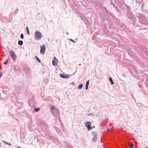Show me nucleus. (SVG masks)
<instances>
[{"label":"nucleus","mask_w":148,"mask_h":148,"mask_svg":"<svg viewBox=\"0 0 148 148\" xmlns=\"http://www.w3.org/2000/svg\"><path fill=\"white\" fill-rule=\"evenodd\" d=\"M138 18L139 21L141 23L145 25L147 24V18L144 15L141 14H140L138 16Z\"/></svg>","instance_id":"f257e3e1"},{"label":"nucleus","mask_w":148,"mask_h":148,"mask_svg":"<svg viewBox=\"0 0 148 148\" xmlns=\"http://www.w3.org/2000/svg\"><path fill=\"white\" fill-rule=\"evenodd\" d=\"M42 37V34L40 32L36 31L35 32L34 38L36 40H40Z\"/></svg>","instance_id":"f03ea898"},{"label":"nucleus","mask_w":148,"mask_h":148,"mask_svg":"<svg viewBox=\"0 0 148 148\" xmlns=\"http://www.w3.org/2000/svg\"><path fill=\"white\" fill-rule=\"evenodd\" d=\"M9 54L13 61H15L16 60L17 56L14 51L12 50L10 51H9Z\"/></svg>","instance_id":"7ed1b4c3"},{"label":"nucleus","mask_w":148,"mask_h":148,"mask_svg":"<svg viewBox=\"0 0 148 148\" xmlns=\"http://www.w3.org/2000/svg\"><path fill=\"white\" fill-rule=\"evenodd\" d=\"M52 112L53 115L55 117L58 116L59 114V111L58 109H54Z\"/></svg>","instance_id":"20e7f679"},{"label":"nucleus","mask_w":148,"mask_h":148,"mask_svg":"<svg viewBox=\"0 0 148 148\" xmlns=\"http://www.w3.org/2000/svg\"><path fill=\"white\" fill-rule=\"evenodd\" d=\"M29 104L31 107H34L35 108L36 107L35 106L36 104L35 101L31 100L29 102Z\"/></svg>","instance_id":"39448f33"},{"label":"nucleus","mask_w":148,"mask_h":148,"mask_svg":"<svg viewBox=\"0 0 148 148\" xmlns=\"http://www.w3.org/2000/svg\"><path fill=\"white\" fill-rule=\"evenodd\" d=\"M91 124V123L90 122L86 121L85 122V125L87 127L88 130H90L92 129V127H90Z\"/></svg>","instance_id":"423d86ee"},{"label":"nucleus","mask_w":148,"mask_h":148,"mask_svg":"<svg viewBox=\"0 0 148 148\" xmlns=\"http://www.w3.org/2000/svg\"><path fill=\"white\" fill-rule=\"evenodd\" d=\"M45 50V46L43 45L40 47V53L42 54H44Z\"/></svg>","instance_id":"0eeeda50"},{"label":"nucleus","mask_w":148,"mask_h":148,"mask_svg":"<svg viewBox=\"0 0 148 148\" xmlns=\"http://www.w3.org/2000/svg\"><path fill=\"white\" fill-rule=\"evenodd\" d=\"M60 77L63 78H68L69 77V75L65 74V75L61 74H60Z\"/></svg>","instance_id":"6e6552de"},{"label":"nucleus","mask_w":148,"mask_h":148,"mask_svg":"<svg viewBox=\"0 0 148 148\" xmlns=\"http://www.w3.org/2000/svg\"><path fill=\"white\" fill-rule=\"evenodd\" d=\"M127 16L129 18H132L133 17V14L132 13H128L127 14Z\"/></svg>","instance_id":"1a4fd4ad"},{"label":"nucleus","mask_w":148,"mask_h":148,"mask_svg":"<svg viewBox=\"0 0 148 148\" xmlns=\"http://www.w3.org/2000/svg\"><path fill=\"white\" fill-rule=\"evenodd\" d=\"M89 80H88L86 83V87H85V89L86 90H87L88 89V86L89 85Z\"/></svg>","instance_id":"9d476101"},{"label":"nucleus","mask_w":148,"mask_h":148,"mask_svg":"<svg viewBox=\"0 0 148 148\" xmlns=\"http://www.w3.org/2000/svg\"><path fill=\"white\" fill-rule=\"evenodd\" d=\"M25 72L27 74H29L31 73L30 69L29 68H27L25 70Z\"/></svg>","instance_id":"9b49d317"},{"label":"nucleus","mask_w":148,"mask_h":148,"mask_svg":"<svg viewBox=\"0 0 148 148\" xmlns=\"http://www.w3.org/2000/svg\"><path fill=\"white\" fill-rule=\"evenodd\" d=\"M83 86V84H79L78 88L79 89H82Z\"/></svg>","instance_id":"f8f14e48"},{"label":"nucleus","mask_w":148,"mask_h":148,"mask_svg":"<svg viewBox=\"0 0 148 148\" xmlns=\"http://www.w3.org/2000/svg\"><path fill=\"white\" fill-rule=\"evenodd\" d=\"M18 45H22L23 44V42L22 40H20L18 41Z\"/></svg>","instance_id":"ddd939ff"},{"label":"nucleus","mask_w":148,"mask_h":148,"mask_svg":"<svg viewBox=\"0 0 148 148\" xmlns=\"http://www.w3.org/2000/svg\"><path fill=\"white\" fill-rule=\"evenodd\" d=\"M109 80L111 82V83L112 84H114V82L112 81V79L111 77H109Z\"/></svg>","instance_id":"4468645a"},{"label":"nucleus","mask_w":148,"mask_h":148,"mask_svg":"<svg viewBox=\"0 0 148 148\" xmlns=\"http://www.w3.org/2000/svg\"><path fill=\"white\" fill-rule=\"evenodd\" d=\"M35 59L38 62H41V60H40V59L38 58L37 57H35Z\"/></svg>","instance_id":"2eb2a0df"},{"label":"nucleus","mask_w":148,"mask_h":148,"mask_svg":"<svg viewBox=\"0 0 148 148\" xmlns=\"http://www.w3.org/2000/svg\"><path fill=\"white\" fill-rule=\"evenodd\" d=\"M56 108H55L54 107V106L51 105L50 106V109L51 110H54V109H55Z\"/></svg>","instance_id":"dca6fc26"},{"label":"nucleus","mask_w":148,"mask_h":148,"mask_svg":"<svg viewBox=\"0 0 148 148\" xmlns=\"http://www.w3.org/2000/svg\"><path fill=\"white\" fill-rule=\"evenodd\" d=\"M52 62V64L53 66H56L57 65V64L56 63L55 61L53 60Z\"/></svg>","instance_id":"f3484780"},{"label":"nucleus","mask_w":148,"mask_h":148,"mask_svg":"<svg viewBox=\"0 0 148 148\" xmlns=\"http://www.w3.org/2000/svg\"><path fill=\"white\" fill-rule=\"evenodd\" d=\"M26 29H27V34L28 35H29V31L28 28V27H27V26L26 27Z\"/></svg>","instance_id":"a211bd4d"},{"label":"nucleus","mask_w":148,"mask_h":148,"mask_svg":"<svg viewBox=\"0 0 148 148\" xmlns=\"http://www.w3.org/2000/svg\"><path fill=\"white\" fill-rule=\"evenodd\" d=\"M94 115H95V114H94L92 113H91L89 114H88V116H94Z\"/></svg>","instance_id":"6ab92c4d"},{"label":"nucleus","mask_w":148,"mask_h":148,"mask_svg":"<svg viewBox=\"0 0 148 148\" xmlns=\"http://www.w3.org/2000/svg\"><path fill=\"white\" fill-rule=\"evenodd\" d=\"M39 110L40 109L38 108H35L34 110L36 112H38Z\"/></svg>","instance_id":"aec40b11"},{"label":"nucleus","mask_w":148,"mask_h":148,"mask_svg":"<svg viewBox=\"0 0 148 148\" xmlns=\"http://www.w3.org/2000/svg\"><path fill=\"white\" fill-rule=\"evenodd\" d=\"M20 37L21 39H23L24 38V35L23 34H21L20 36Z\"/></svg>","instance_id":"412c9836"},{"label":"nucleus","mask_w":148,"mask_h":148,"mask_svg":"<svg viewBox=\"0 0 148 148\" xmlns=\"http://www.w3.org/2000/svg\"><path fill=\"white\" fill-rule=\"evenodd\" d=\"M97 139V137L96 136H94L93 138V140L94 141H95Z\"/></svg>","instance_id":"4be33fe9"},{"label":"nucleus","mask_w":148,"mask_h":148,"mask_svg":"<svg viewBox=\"0 0 148 148\" xmlns=\"http://www.w3.org/2000/svg\"><path fill=\"white\" fill-rule=\"evenodd\" d=\"M134 145L133 144H131L130 145V147H134Z\"/></svg>","instance_id":"5701e85b"},{"label":"nucleus","mask_w":148,"mask_h":148,"mask_svg":"<svg viewBox=\"0 0 148 148\" xmlns=\"http://www.w3.org/2000/svg\"><path fill=\"white\" fill-rule=\"evenodd\" d=\"M69 40L71 41V42H74V43H75V42L73 39H70Z\"/></svg>","instance_id":"b1692460"},{"label":"nucleus","mask_w":148,"mask_h":148,"mask_svg":"<svg viewBox=\"0 0 148 148\" xmlns=\"http://www.w3.org/2000/svg\"><path fill=\"white\" fill-rule=\"evenodd\" d=\"M2 75V73L1 72H0V78L1 77Z\"/></svg>","instance_id":"393cba45"},{"label":"nucleus","mask_w":148,"mask_h":148,"mask_svg":"<svg viewBox=\"0 0 148 148\" xmlns=\"http://www.w3.org/2000/svg\"><path fill=\"white\" fill-rule=\"evenodd\" d=\"M18 11V9H17L16 10L15 12H14V13H16V14L17 13V12Z\"/></svg>","instance_id":"a878e982"},{"label":"nucleus","mask_w":148,"mask_h":148,"mask_svg":"<svg viewBox=\"0 0 148 148\" xmlns=\"http://www.w3.org/2000/svg\"><path fill=\"white\" fill-rule=\"evenodd\" d=\"M8 62V60H7L6 61V62H5L4 63V64H7Z\"/></svg>","instance_id":"bb28decb"},{"label":"nucleus","mask_w":148,"mask_h":148,"mask_svg":"<svg viewBox=\"0 0 148 148\" xmlns=\"http://www.w3.org/2000/svg\"><path fill=\"white\" fill-rule=\"evenodd\" d=\"M71 84H75L73 82H72L71 83Z\"/></svg>","instance_id":"cd10ccee"},{"label":"nucleus","mask_w":148,"mask_h":148,"mask_svg":"<svg viewBox=\"0 0 148 148\" xmlns=\"http://www.w3.org/2000/svg\"><path fill=\"white\" fill-rule=\"evenodd\" d=\"M7 144L8 145H10V143H7Z\"/></svg>","instance_id":"c85d7f7f"},{"label":"nucleus","mask_w":148,"mask_h":148,"mask_svg":"<svg viewBox=\"0 0 148 148\" xmlns=\"http://www.w3.org/2000/svg\"><path fill=\"white\" fill-rule=\"evenodd\" d=\"M109 131H110V130H109V129H107V131H108V132H109Z\"/></svg>","instance_id":"c756f323"},{"label":"nucleus","mask_w":148,"mask_h":148,"mask_svg":"<svg viewBox=\"0 0 148 148\" xmlns=\"http://www.w3.org/2000/svg\"><path fill=\"white\" fill-rule=\"evenodd\" d=\"M54 58H55V59H56V60L58 61V60L56 59V57H55Z\"/></svg>","instance_id":"7c9ffc66"},{"label":"nucleus","mask_w":148,"mask_h":148,"mask_svg":"<svg viewBox=\"0 0 148 148\" xmlns=\"http://www.w3.org/2000/svg\"><path fill=\"white\" fill-rule=\"evenodd\" d=\"M69 34V33H66V34H67V35H68V34Z\"/></svg>","instance_id":"2f4dec72"},{"label":"nucleus","mask_w":148,"mask_h":148,"mask_svg":"<svg viewBox=\"0 0 148 148\" xmlns=\"http://www.w3.org/2000/svg\"><path fill=\"white\" fill-rule=\"evenodd\" d=\"M18 148H21V147H18Z\"/></svg>","instance_id":"473e14b6"},{"label":"nucleus","mask_w":148,"mask_h":148,"mask_svg":"<svg viewBox=\"0 0 148 148\" xmlns=\"http://www.w3.org/2000/svg\"><path fill=\"white\" fill-rule=\"evenodd\" d=\"M81 65V64H79V66H80V65Z\"/></svg>","instance_id":"72a5a7b5"},{"label":"nucleus","mask_w":148,"mask_h":148,"mask_svg":"<svg viewBox=\"0 0 148 148\" xmlns=\"http://www.w3.org/2000/svg\"><path fill=\"white\" fill-rule=\"evenodd\" d=\"M130 148H132V147H130Z\"/></svg>","instance_id":"f704fd0d"},{"label":"nucleus","mask_w":148,"mask_h":148,"mask_svg":"<svg viewBox=\"0 0 148 148\" xmlns=\"http://www.w3.org/2000/svg\"><path fill=\"white\" fill-rule=\"evenodd\" d=\"M147 148H148V147H147Z\"/></svg>","instance_id":"c9c22d12"}]
</instances>
